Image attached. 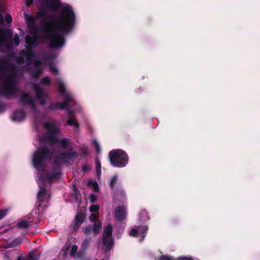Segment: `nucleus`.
Wrapping results in <instances>:
<instances>
[{
  "label": "nucleus",
  "instance_id": "nucleus-1",
  "mask_svg": "<svg viewBox=\"0 0 260 260\" xmlns=\"http://www.w3.org/2000/svg\"><path fill=\"white\" fill-rule=\"evenodd\" d=\"M45 126L46 131L38 137L39 148L32 156V165L37 174L36 180L39 188L37 206L48 201L50 183L61 178V163L66 160L74 161L78 157V153L73 150L70 139L58 138L61 134L58 121L50 120Z\"/></svg>",
  "mask_w": 260,
  "mask_h": 260
},
{
  "label": "nucleus",
  "instance_id": "nucleus-2",
  "mask_svg": "<svg viewBox=\"0 0 260 260\" xmlns=\"http://www.w3.org/2000/svg\"><path fill=\"white\" fill-rule=\"evenodd\" d=\"M55 83L57 86L58 92L60 96L63 98V101L62 103L58 102L54 103L51 102L47 107V110H55L59 109L60 110L66 109L68 114V119L67 120V124L68 125L72 126L74 129H78L79 128V124L76 121L73 116L74 113L80 112L82 111V108L80 105H76V107L71 108L70 104L75 103V96L70 92L68 91L66 87V84L63 79L60 77H57L55 79Z\"/></svg>",
  "mask_w": 260,
  "mask_h": 260
},
{
  "label": "nucleus",
  "instance_id": "nucleus-3",
  "mask_svg": "<svg viewBox=\"0 0 260 260\" xmlns=\"http://www.w3.org/2000/svg\"><path fill=\"white\" fill-rule=\"evenodd\" d=\"M20 103L24 107H30L32 109L34 126L38 133V137L42 133L41 129L46 131L45 124L49 121L45 123L43 122V117L40 110L37 108L35 99L28 92H22L19 97Z\"/></svg>",
  "mask_w": 260,
  "mask_h": 260
},
{
  "label": "nucleus",
  "instance_id": "nucleus-4",
  "mask_svg": "<svg viewBox=\"0 0 260 260\" xmlns=\"http://www.w3.org/2000/svg\"><path fill=\"white\" fill-rule=\"evenodd\" d=\"M109 158L111 165L116 168L125 167L128 162V156L123 150H113L109 153Z\"/></svg>",
  "mask_w": 260,
  "mask_h": 260
},
{
  "label": "nucleus",
  "instance_id": "nucleus-5",
  "mask_svg": "<svg viewBox=\"0 0 260 260\" xmlns=\"http://www.w3.org/2000/svg\"><path fill=\"white\" fill-rule=\"evenodd\" d=\"M112 226L111 224H108L104 230L102 240L106 251L111 250L113 247L114 240L112 235Z\"/></svg>",
  "mask_w": 260,
  "mask_h": 260
},
{
  "label": "nucleus",
  "instance_id": "nucleus-6",
  "mask_svg": "<svg viewBox=\"0 0 260 260\" xmlns=\"http://www.w3.org/2000/svg\"><path fill=\"white\" fill-rule=\"evenodd\" d=\"M32 86L35 93V98L41 106H44L48 99V93L37 83H32Z\"/></svg>",
  "mask_w": 260,
  "mask_h": 260
},
{
  "label": "nucleus",
  "instance_id": "nucleus-7",
  "mask_svg": "<svg viewBox=\"0 0 260 260\" xmlns=\"http://www.w3.org/2000/svg\"><path fill=\"white\" fill-rule=\"evenodd\" d=\"M148 227L146 225L141 226H136L133 228L129 233V235L132 237H140L141 238L140 241H142L144 239Z\"/></svg>",
  "mask_w": 260,
  "mask_h": 260
},
{
  "label": "nucleus",
  "instance_id": "nucleus-8",
  "mask_svg": "<svg viewBox=\"0 0 260 260\" xmlns=\"http://www.w3.org/2000/svg\"><path fill=\"white\" fill-rule=\"evenodd\" d=\"M26 117V113L22 109H17L13 111L11 115V119L14 122H21L23 121Z\"/></svg>",
  "mask_w": 260,
  "mask_h": 260
},
{
  "label": "nucleus",
  "instance_id": "nucleus-9",
  "mask_svg": "<svg viewBox=\"0 0 260 260\" xmlns=\"http://www.w3.org/2000/svg\"><path fill=\"white\" fill-rule=\"evenodd\" d=\"M114 215L117 220H123L126 216V208L124 206L117 207L114 211Z\"/></svg>",
  "mask_w": 260,
  "mask_h": 260
},
{
  "label": "nucleus",
  "instance_id": "nucleus-10",
  "mask_svg": "<svg viewBox=\"0 0 260 260\" xmlns=\"http://www.w3.org/2000/svg\"><path fill=\"white\" fill-rule=\"evenodd\" d=\"M126 196L125 191L123 190L120 189L116 191L114 195V199L116 202H124L125 200Z\"/></svg>",
  "mask_w": 260,
  "mask_h": 260
},
{
  "label": "nucleus",
  "instance_id": "nucleus-11",
  "mask_svg": "<svg viewBox=\"0 0 260 260\" xmlns=\"http://www.w3.org/2000/svg\"><path fill=\"white\" fill-rule=\"evenodd\" d=\"M32 221V219L30 218L27 219H21L18 222L17 226L21 229H27L30 226V223Z\"/></svg>",
  "mask_w": 260,
  "mask_h": 260
},
{
  "label": "nucleus",
  "instance_id": "nucleus-12",
  "mask_svg": "<svg viewBox=\"0 0 260 260\" xmlns=\"http://www.w3.org/2000/svg\"><path fill=\"white\" fill-rule=\"evenodd\" d=\"M150 219L148 213L145 210H142L139 214V220L142 222H146Z\"/></svg>",
  "mask_w": 260,
  "mask_h": 260
},
{
  "label": "nucleus",
  "instance_id": "nucleus-13",
  "mask_svg": "<svg viewBox=\"0 0 260 260\" xmlns=\"http://www.w3.org/2000/svg\"><path fill=\"white\" fill-rule=\"evenodd\" d=\"M85 219V216L82 213H78L76 217V223L75 225V228H78L81 223L83 222L84 220Z\"/></svg>",
  "mask_w": 260,
  "mask_h": 260
},
{
  "label": "nucleus",
  "instance_id": "nucleus-14",
  "mask_svg": "<svg viewBox=\"0 0 260 260\" xmlns=\"http://www.w3.org/2000/svg\"><path fill=\"white\" fill-rule=\"evenodd\" d=\"M91 241V238H86L82 243L81 251L83 252L85 251L89 247Z\"/></svg>",
  "mask_w": 260,
  "mask_h": 260
},
{
  "label": "nucleus",
  "instance_id": "nucleus-15",
  "mask_svg": "<svg viewBox=\"0 0 260 260\" xmlns=\"http://www.w3.org/2000/svg\"><path fill=\"white\" fill-rule=\"evenodd\" d=\"M118 180V176L117 174L114 175L110 180V187L111 189H113L115 184L117 183Z\"/></svg>",
  "mask_w": 260,
  "mask_h": 260
},
{
  "label": "nucleus",
  "instance_id": "nucleus-16",
  "mask_svg": "<svg viewBox=\"0 0 260 260\" xmlns=\"http://www.w3.org/2000/svg\"><path fill=\"white\" fill-rule=\"evenodd\" d=\"M102 228V223L100 221L95 222L93 226H92L93 232L95 235L99 233V232Z\"/></svg>",
  "mask_w": 260,
  "mask_h": 260
},
{
  "label": "nucleus",
  "instance_id": "nucleus-17",
  "mask_svg": "<svg viewBox=\"0 0 260 260\" xmlns=\"http://www.w3.org/2000/svg\"><path fill=\"white\" fill-rule=\"evenodd\" d=\"M40 83L44 86H49L51 84V81L48 76H46L40 80Z\"/></svg>",
  "mask_w": 260,
  "mask_h": 260
},
{
  "label": "nucleus",
  "instance_id": "nucleus-18",
  "mask_svg": "<svg viewBox=\"0 0 260 260\" xmlns=\"http://www.w3.org/2000/svg\"><path fill=\"white\" fill-rule=\"evenodd\" d=\"M95 166H96V172L98 177L101 176V165L100 160L98 158H96L95 160Z\"/></svg>",
  "mask_w": 260,
  "mask_h": 260
},
{
  "label": "nucleus",
  "instance_id": "nucleus-19",
  "mask_svg": "<svg viewBox=\"0 0 260 260\" xmlns=\"http://www.w3.org/2000/svg\"><path fill=\"white\" fill-rule=\"evenodd\" d=\"M88 185L91 186L94 191H98L99 190V186L96 181L91 180H88Z\"/></svg>",
  "mask_w": 260,
  "mask_h": 260
},
{
  "label": "nucleus",
  "instance_id": "nucleus-20",
  "mask_svg": "<svg viewBox=\"0 0 260 260\" xmlns=\"http://www.w3.org/2000/svg\"><path fill=\"white\" fill-rule=\"evenodd\" d=\"M40 255L34 254L33 252H29L26 257V260H39Z\"/></svg>",
  "mask_w": 260,
  "mask_h": 260
},
{
  "label": "nucleus",
  "instance_id": "nucleus-21",
  "mask_svg": "<svg viewBox=\"0 0 260 260\" xmlns=\"http://www.w3.org/2000/svg\"><path fill=\"white\" fill-rule=\"evenodd\" d=\"M83 231L84 234L88 235L90 234L93 231L92 226L91 225H88L83 229Z\"/></svg>",
  "mask_w": 260,
  "mask_h": 260
},
{
  "label": "nucleus",
  "instance_id": "nucleus-22",
  "mask_svg": "<svg viewBox=\"0 0 260 260\" xmlns=\"http://www.w3.org/2000/svg\"><path fill=\"white\" fill-rule=\"evenodd\" d=\"M78 250V246L76 245H73L71 247V249L70 252V254L73 257H76V253Z\"/></svg>",
  "mask_w": 260,
  "mask_h": 260
},
{
  "label": "nucleus",
  "instance_id": "nucleus-23",
  "mask_svg": "<svg viewBox=\"0 0 260 260\" xmlns=\"http://www.w3.org/2000/svg\"><path fill=\"white\" fill-rule=\"evenodd\" d=\"M155 260H176L172 256L165 255H161L155 258Z\"/></svg>",
  "mask_w": 260,
  "mask_h": 260
},
{
  "label": "nucleus",
  "instance_id": "nucleus-24",
  "mask_svg": "<svg viewBox=\"0 0 260 260\" xmlns=\"http://www.w3.org/2000/svg\"><path fill=\"white\" fill-rule=\"evenodd\" d=\"M92 144H93V145L95 147V150L96 151V153L98 154H100V151H101L100 145L99 144L98 141L96 140H95V139L93 140H92Z\"/></svg>",
  "mask_w": 260,
  "mask_h": 260
},
{
  "label": "nucleus",
  "instance_id": "nucleus-25",
  "mask_svg": "<svg viewBox=\"0 0 260 260\" xmlns=\"http://www.w3.org/2000/svg\"><path fill=\"white\" fill-rule=\"evenodd\" d=\"M7 104L4 103H0V114L5 112L7 109Z\"/></svg>",
  "mask_w": 260,
  "mask_h": 260
},
{
  "label": "nucleus",
  "instance_id": "nucleus-26",
  "mask_svg": "<svg viewBox=\"0 0 260 260\" xmlns=\"http://www.w3.org/2000/svg\"><path fill=\"white\" fill-rule=\"evenodd\" d=\"M8 212L9 210L8 209L0 210V220L5 217L8 214Z\"/></svg>",
  "mask_w": 260,
  "mask_h": 260
},
{
  "label": "nucleus",
  "instance_id": "nucleus-27",
  "mask_svg": "<svg viewBox=\"0 0 260 260\" xmlns=\"http://www.w3.org/2000/svg\"><path fill=\"white\" fill-rule=\"evenodd\" d=\"M176 260H199L197 258H193L191 256H181L177 258Z\"/></svg>",
  "mask_w": 260,
  "mask_h": 260
},
{
  "label": "nucleus",
  "instance_id": "nucleus-28",
  "mask_svg": "<svg viewBox=\"0 0 260 260\" xmlns=\"http://www.w3.org/2000/svg\"><path fill=\"white\" fill-rule=\"evenodd\" d=\"M99 206L92 205L89 207V211L93 213L98 211L99 210Z\"/></svg>",
  "mask_w": 260,
  "mask_h": 260
},
{
  "label": "nucleus",
  "instance_id": "nucleus-29",
  "mask_svg": "<svg viewBox=\"0 0 260 260\" xmlns=\"http://www.w3.org/2000/svg\"><path fill=\"white\" fill-rule=\"evenodd\" d=\"M82 171L84 173L90 171L91 170V167L88 165H84L82 168Z\"/></svg>",
  "mask_w": 260,
  "mask_h": 260
},
{
  "label": "nucleus",
  "instance_id": "nucleus-30",
  "mask_svg": "<svg viewBox=\"0 0 260 260\" xmlns=\"http://www.w3.org/2000/svg\"><path fill=\"white\" fill-rule=\"evenodd\" d=\"M5 20L8 23H10L12 21L11 15L9 14H7L5 16Z\"/></svg>",
  "mask_w": 260,
  "mask_h": 260
},
{
  "label": "nucleus",
  "instance_id": "nucleus-31",
  "mask_svg": "<svg viewBox=\"0 0 260 260\" xmlns=\"http://www.w3.org/2000/svg\"><path fill=\"white\" fill-rule=\"evenodd\" d=\"M89 200L91 203H94L97 200V197L93 194H90Z\"/></svg>",
  "mask_w": 260,
  "mask_h": 260
},
{
  "label": "nucleus",
  "instance_id": "nucleus-32",
  "mask_svg": "<svg viewBox=\"0 0 260 260\" xmlns=\"http://www.w3.org/2000/svg\"><path fill=\"white\" fill-rule=\"evenodd\" d=\"M98 216L95 214H92L89 217V220L91 222H95Z\"/></svg>",
  "mask_w": 260,
  "mask_h": 260
},
{
  "label": "nucleus",
  "instance_id": "nucleus-33",
  "mask_svg": "<svg viewBox=\"0 0 260 260\" xmlns=\"http://www.w3.org/2000/svg\"><path fill=\"white\" fill-rule=\"evenodd\" d=\"M17 243V240H14L12 242L10 243L9 244V247H14L16 245V244Z\"/></svg>",
  "mask_w": 260,
  "mask_h": 260
},
{
  "label": "nucleus",
  "instance_id": "nucleus-34",
  "mask_svg": "<svg viewBox=\"0 0 260 260\" xmlns=\"http://www.w3.org/2000/svg\"><path fill=\"white\" fill-rule=\"evenodd\" d=\"M17 260H26V257H24L22 255H19Z\"/></svg>",
  "mask_w": 260,
  "mask_h": 260
},
{
  "label": "nucleus",
  "instance_id": "nucleus-35",
  "mask_svg": "<svg viewBox=\"0 0 260 260\" xmlns=\"http://www.w3.org/2000/svg\"><path fill=\"white\" fill-rule=\"evenodd\" d=\"M33 0H26V4L27 5H30L32 3Z\"/></svg>",
  "mask_w": 260,
  "mask_h": 260
},
{
  "label": "nucleus",
  "instance_id": "nucleus-36",
  "mask_svg": "<svg viewBox=\"0 0 260 260\" xmlns=\"http://www.w3.org/2000/svg\"><path fill=\"white\" fill-rule=\"evenodd\" d=\"M18 29L20 31V33H21L22 35H24V31H23V30L22 29L20 28H18Z\"/></svg>",
  "mask_w": 260,
  "mask_h": 260
}]
</instances>
